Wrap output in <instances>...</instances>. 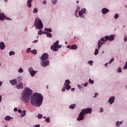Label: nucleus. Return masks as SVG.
<instances>
[{"label":"nucleus","instance_id":"obj_29","mask_svg":"<svg viewBox=\"0 0 127 127\" xmlns=\"http://www.w3.org/2000/svg\"><path fill=\"white\" fill-rule=\"evenodd\" d=\"M31 53L33 54H37V51L36 50H34L31 51Z\"/></svg>","mask_w":127,"mask_h":127},{"label":"nucleus","instance_id":"obj_32","mask_svg":"<svg viewBox=\"0 0 127 127\" xmlns=\"http://www.w3.org/2000/svg\"><path fill=\"white\" fill-rule=\"evenodd\" d=\"M38 11V9H37V8H35L33 10L34 13H37Z\"/></svg>","mask_w":127,"mask_h":127},{"label":"nucleus","instance_id":"obj_4","mask_svg":"<svg viewBox=\"0 0 127 127\" xmlns=\"http://www.w3.org/2000/svg\"><path fill=\"white\" fill-rule=\"evenodd\" d=\"M103 44H105V38H102L99 41H98V49L95 50L94 52V55H98L99 54V50L103 45Z\"/></svg>","mask_w":127,"mask_h":127},{"label":"nucleus","instance_id":"obj_24","mask_svg":"<svg viewBox=\"0 0 127 127\" xmlns=\"http://www.w3.org/2000/svg\"><path fill=\"white\" fill-rule=\"evenodd\" d=\"M22 80V76H19L17 78V81H18L19 82H21Z\"/></svg>","mask_w":127,"mask_h":127},{"label":"nucleus","instance_id":"obj_55","mask_svg":"<svg viewBox=\"0 0 127 127\" xmlns=\"http://www.w3.org/2000/svg\"><path fill=\"white\" fill-rule=\"evenodd\" d=\"M98 95H99V94L98 93H95L94 96H95V98H96L97 97V96H98Z\"/></svg>","mask_w":127,"mask_h":127},{"label":"nucleus","instance_id":"obj_22","mask_svg":"<svg viewBox=\"0 0 127 127\" xmlns=\"http://www.w3.org/2000/svg\"><path fill=\"white\" fill-rule=\"evenodd\" d=\"M11 119V117H10V116H6L5 118H4V120L5 121H10V119Z\"/></svg>","mask_w":127,"mask_h":127},{"label":"nucleus","instance_id":"obj_9","mask_svg":"<svg viewBox=\"0 0 127 127\" xmlns=\"http://www.w3.org/2000/svg\"><path fill=\"white\" fill-rule=\"evenodd\" d=\"M29 72L32 77H34L36 73H37V71H35L33 68H30L29 69Z\"/></svg>","mask_w":127,"mask_h":127},{"label":"nucleus","instance_id":"obj_38","mask_svg":"<svg viewBox=\"0 0 127 127\" xmlns=\"http://www.w3.org/2000/svg\"><path fill=\"white\" fill-rule=\"evenodd\" d=\"M31 48H29L27 50V53H29V52H31Z\"/></svg>","mask_w":127,"mask_h":127},{"label":"nucleus","instance_id":"obj_23","mask_svg":"<svg viewBox=\"0 0 127 127\" xmlns=\"http://www.w3.org/2000/svg\"><path fill=\"white\" fill-rule=\"evenodd\" d=\"M122 124H123V122H117L116 126L117 127H120Z\"/></svg>","mask_w":127,"mask_h":127},{"label":"nucleus","instance_id":"obj_26","mask_svg":"<svg viewBox=\"0 0 127 127\" xmlns=\"http://www.w3.org/2000/svg\"><path fill=\"white\" fill-rule=\"evenodd\" d=\"M45 30L48 32H52V30H51V28H45Z\"/></svg>","mask_w":127,"mask_h":127},{"label":"nucleus","instance_id":"obj_19","mask_svg":"<svg viewBox=\"0 0 127 127\" xmlns=\"http://www.w3.org/2000/svg\"><path fill=\"white\" fill-rule=\"evenodd\" d=\"M64 85L65 86V87L66 90H67V91L68 90H70V89H71V86H70V85L69 84H66V83H64Z\"/></svg>","mask_w":127,"mask_h":127},{"label":"nucleus","instance_id":"obj_61","mask_svg":"<svg viewBox=\"0 0 127 127\" xmlns=\"http://www.w3.org/2000/svg\"><path fill=\"white\" fill-rule=\"evenodd\" d=\"M75 14H77V11H75Z\"/></svg>","mask_w":127,"mask_h":127},{"label":"nucleus","instance_id":"obj_5","mask_svg":"<svg viewBox=\"0 0 127 127\" xmlns=\"http://www.w3.org/2000/svg\"><path fill=\"white\" fill-rule=\"evenodd\" d=\"M35 25L37 29H42L43 28V24L41 20L38 18H36L35 20Z\"/></svg>","mask_w":127,"mask_h":127},{"label":"nucleus","instance_id":"obj_45","mask_svg":"<svg viewBox=\"0 0 127 127\" xmlns=\"http://www.w3.org/2000/svg\"><path fill=\"white\" fill-rule=\"evenodd\" d=\"M65 88V87H64V88L62 89V92H65V91H66Z\"/></svg>","mask_w":127,"mask_h":127},{"label":"nucleus","instance_id":"obj_48","mask_svg":"<svg viewBox=\"0 0 127 127\" xmlns=\"http://www.w3.org/2000/svg\"><path fill=\"white\" fill-rule=\"evenodd\" d=\"M57 47L58 49H59V48H61V46L58 45Z\"/></svg>","mask_w":127,"mask_h":127},{"label":"nucleus","instance_id":"obj_46","mask_svg":"<svg viewBox=\"0 0 127 127\" xmlns=\"http://www.w3.org/2000/svg\"><path fill=\"white\" fill-rule=\"evenodd\" d=\"M88 84H89L88 82L85 83L84 84V87H87V86H88Z\"/></svg>","mask_w":127,"mask_h":127},{"label":"nucleus","instance_id":"obj_50","mask_svg":"<svg viewBox=\"0 0 127 127\" xmlns=\"http://www.w3.org/2000/svg\"><path fill=\"white\" fill-rule=\"evenodd\" d=\"M33 127H40V125H35Z\"/></svg>","mask_w":127,"mask_h":127},{"label":"nucleus","instance_id":"obj_56","mask_svg":"<svg viewBox=\"0 0 127 127\" xmlns=\"http://www.w3.org/2000/svg\"><path fill=\"white\" fill-rule=\"evenodd\" d=\"M1 98H2L1 95H0V102H1Z\"/></svg>","mask_w":127,"mask_h":127},{"label":"nucleus","instance_id":"obj_58","mask_svg":"<svg viewBox=\"0 0 127 127\" xmlns=\"http://www.w3.org/2000/svg\"><path fill=\"white\" fill-rule=\"evenodd\" d=\"M108 63H106V64H105L106 67H107L108 66Z\"/></svg>","mask_w":127,"mask_h":127},{"label":"nucleus","instance_id":"obj_21","mask_svg":"<svg viewBox=\"0 0 127 127\" xmlns=\"http://www.w3.org/2000/svg\"><path fill=\"white\" fill-rule=\"evenodd\" d=\"M31 2H32V0H28L27 5L29 7H31Z\"/></svg>","mask_w":127,"mask_h":127},{"label":"nucleus","instance_id":"obj_28","mask_svg":"<svg viewBox=\"0 0 127 127\" xmlns=\"http://www.w3.org/2000/svg\"><path fill=\"white\" fill-rule=\"evenodd\" d=\"M70 83L71 82H70L68 79H67L65 81L64 84H65L66 85H69V84H70Z\"/></svg>","mask_w":127,"mask_h":127},{"label":"nucleus","instance_id":"obj_13","mask_svg":"<svg viewBox=\"0 0 127 127\" xmlns=\"http://www.w3.org/2000/svg\"><path fill=\"white\" fill-rule=\"evenodd\" d=\"M17 89H23V83L19 82L18 85H16Z\"/></svg>","mask_w":127,"mask_h":127},{"label":"nucleus","instance_id":"obj_15","mask_svg":"<svg viewBox=\"0 0 127 127\" xmlns=\"http://www.w3.org/2000/svg\"><path fill=\"white\" fill-rule=\"evenodd\" d=\"M109 102L110 104L111 105H112V104H113L114 103V102H115V97L112 96V97H110L109 99Z\"/></svg>","mask_w":127,"mask_h":127},{"label":"nucleus","instance_id":"obj_31","mask_svg":"<svg viewBox=\"0 0 127 127\" xmlns=\"http://www.w3.org/2000/svg\"><path fill=\"white\" fill-rule=\"evenodd\" d=\"M14 54H15V52L12 51L10 52L9 53L10 56H11L12 55H14Z\"/></svg>","mask_w":127,"mask_h":127},{"label":"nucleus","instance_id":"obj_10","mask_svg":"<svg viewBox=\"0 0 127 127\" xmlns=\"http://www.w3.org/2000/svg\"><path fill=\"white\" fill-rule=\"evenodd\" d=\"M48 58H49L48 54L44 53L42 56L41 60H42V61H44V60L46 61L47 60V59H48Z\"/></svg>","mask_w":127,"mask_h":127},{"label":"nucleus","instance_id":"obj_52","mask_svg":"<svg viewBox=\"0 0 127 127\" xmlns=\"http://www.w3.org/2000/svg\"><path fill=\"white\" fill-rule=\"evenodd\" d=\"M14 112H17V108H14Z\"/></svg>","mask_w":127,"mask_h":127},{"label":"nucleus","instance_id":"obj_53","mask_svg":"<svg viewBox=\"0 0 127 127\" xmlns=\"http://www.w3.org/2000/svg\"><path fill=\"white\" fill-rule=\"evenodd\" d=\"M18 113H22L21 110L18 109Z\"/></svg>","mask_w":127,"mask_h":127},{"label":"nucleus","instance_id":"obj_42","mask_svg":"<svg viewBox=\"0 0 127 127\" xmlns=\"http://www.w3.org/2000/svg\"><path fill=\"white\" fill-rule=\"evenodd\" d=\"M38 34H39V35H41V34H42V31L40 30L39 31H38Z\"/></svg>","mask_w":127,"mask_h":127},{"label":"nucleus","instance_id":"obj_30","mask_svg":"<svg viewBox=\"0 0 127 127\" xmlns=\"http://www.w3.org/2000/svg\"><path fill=\"white\" fill-rule=\"evenodd\" d=\"M45 122H46V123H50V118L49 117H47L45 119Z\"/></svg>","mask_w":127,"mask_h":127},{"label":"nucleus","instance_id":"obj_39","mask_svg":"<svg viewBox=\"0 0 127 127\" xmlns=\"http://www.w3.org/2000/svg\"><path fill=\"white\" fill-rule=\"evenodd\" d=\"M115 59L114 58H113L110 61H109V64H111V63H112L113 61H114Z\"/></svg>","mask_w":127,"mask_h":127},{"label":"nucleus","instance_id":"obj_7","mask_svg":"<svg viewBox=\"0 0 127 127\" xmlns=\"http://www.w3.org/2000/svg\"><path fill=\"white\" fill-rule=\"evenodd\" d=\"M104 42L105 41H108V40H109L110 41H113L114 39H115V37H114V35H111L110 36H105L104 37Z\"/></svg>","mask_w":127,"mask_h":127},{"label":"nucleus","instance_id":"obj_44","mask_svg":"<svg viewBox=\"0 0 127 127\" xmlns=\"http://www.w3.org/2000/svg\"><path fill=\"white\" fill-rule=\"evenodd\" d=\"M100 113H103V112H104V109H103V108H100Z\"/></svg>","mask_w":127,"mask_h":127},{"label":"nucleus","instance_id":"obj_41","mask_svg":"<svg viewBox=\"0 0 127 127\" xmlns=\"http://www.w3.org/2000/svg\"><path fill=\"white\" fill-rule=\"evenodd\" d=\"M38 118L39 119H42V115H41V114L38 115Z\"/></svg>","mask_w":127,"mask_h":127},{"label":"nucleus","instance_id":"obj_17","mask_svg":"<svg viewBox=\"0 0 127 127\" xmlns=\"http://www.w3.org/2000/svg\"><path fill=\"white\" fill-rule=\"evenodd\" d=\"M109 11H110L109 9H107L106 8H104L102 10V12L103 14H106L107 12H109Z\"/></svg>","mask_w":127,"mask_h":127},{"label":"nucleus","instance_id":"obj_33","mask_svg":"<svg viewBox=\"0 0 127 127\" xmlns=\"http://www.w3.org/2000/svg\"><path fill=\"white\" fill-rule=\"evenodd\" d=\"M59 43V41H57L56 42H55L54 44V46H57L58 45Z\"/></svg>","mask_w":127,"mask_h":127},{"label":"nucleus","instance_id":"obj_60","mask_svg":"<svg viewBox=\"0 0 127 127\" xmlns=\"http://www.w3.org/2000/svg\"><path fill=\"white\" fill-rule=\"evenodd\" d=\"M48 86H47V89H48Z\"/></svg>","mask_w":127,"mask_h":127},{"label":"nucleus","instance_id":"obj_47","mask_svg":"<svg viewBox=\"0 0 127 127\" xmlns=\"http://www.w3.org/2000/svg\"><path fill=\"white\" fill-rule=\"evenodd\" d=\"M46 3H47L46 0H44V1L43 2V4H46Z\"/></svg>","mask_w":127,"mask_h":127},{"label":"nucleus","instance_id":"obj_54","mask_svg":"<svg viewBox=\"0 0 127 127\" xmlns=\"http://www.w3.org/2000/svg\"><path fill=\"white\" fill-rule=\"evenodd\" d=\"M71 90L72 92H74V91H75V88H71Z\"/></svg>","mask_w":127,"mask_h":127},{"label":"nucleus","instance_id":"obj_63","mask_svg":"<svg viewBox=\"0 0 127 127\" xmlns=\"http://www.w3.org/2000/svg\"><path fill=\"white\" fill-rule=\"evenodd\" d=\"M127 89V87H126Z\"/></svg>","mask_w":127,"mask_h":127},{"label":"nucleus","instance_id":"obj_8","mask_svg":"<svg viewBox=\"0 0 127 127\" xmlns=\"http://www.w3.org/2000/svg\"><path fill=\"white\" fill-rule=\"evenodd\" d=\"M50 63V62L49 61L46 60V61H42V62L41 63V64L42 67H47V66L49 65Z\"/></svg>","mask_w":127,"mask_h":127},{"label":"nucleus","instance_id":"obj_27","mask_svg":"<svg viewBox=\"0 0 127 127\" xmlns=\"http://www.w3.org/2000/svg\"><path fill=\"white\" fill-rule=\"evenodd\" d=\"M46 36L47 37H52V35H51V33L47 32L46 33Z\"/></svg>","mask_w":127,"mask_h":127},{"label":"nucleus","instance_id":"obj_34","mask_svg":"<svg viewBox=\"0 0 127 127\" xmlns=\"http://www.w3.org/2000/svg\"><path fill=\"white\" fill-rule=\"evenodd\" d=\"M52 1L53 4H56L57 3V0H52Z\"/></svg>","mask_w":127,"mask_h":127},{"label":"nucleus","instance_id":"obj_6","mask_svg":"<svg viewBox=\"0 0 127 127\" xmlns=\"http://www.w3.org/2000/svg\"><path fill=\"white\" fill-rule=\"evenodd\" d=\"M4 19H6V20H11L10 18L6 17L3 13H1L0 10V20H2V21H3Z\"/></svg>","mask_w":127,"mask_h":127},{"label":"nucleus","instance_id":"obj_3","mask_svg":"<svg viewBox=\"0 0 127 127\" xmlns=\"http://www.w3.org/2000/svg\"><path fill=\"white\" fill-rule=\"evenodd\" d=\"M92 111H93L92 108L82 109L79 113L78 118H77V121H83L84 118V116L88 114H92Z\"/></svg>","mask_w":127,"mask_h":127},{"label":"nucleus","instance_id":"obj_57","mask_svg":"<svg viewBox=\"0 0 127 127\" xmlns=\"http://www.w3.org/2000/svg\"><path fill=\"white\" fill-rule=\"evenodd\" d=\"M1 85H2V82L0 81V87L1 86Z\"/></svg>","mask_w":127,"mask_h":127},{"label":"nucleus","instance_id":"obj_49","mask_svg":"<svg viewBox=\"0 0 127 127\" xmlns=\"http://www.w3.org/2000/svg\"><path fill=\"white\" fill-rule=\"evenodd\" d=\"M37 42H38V40H36L34 42H33V43H37Z\"/></svg>","mask_w":127,"mask_h":127},{"label":"nucleus","instance_id":"obj_43","mask_svg":"<svg viewBox=\"0 0 127 127\" xmlns=\"http://www.w3.org/2000/svg\"><path fill=\"white\" fill-rule=\"evenodd\" d=\"M88 64H89V65H93V62H92V61H89Z\"/></svg>","mask_w":127,"mask_h":127},{"label":"nucleus","instance_id":"obj_64","mask_svg":"<svg viewBox=\"0 0 127 127\" xmlns=\"http://www.w3.org/2000/svg\"><path fill=\"white\" fill-rule=\"evenodd\" d=\"M5 127H7V126H5Z\"/></svg>","mask_w":127,"mask_h":127},{"label":"nucleus","instance_id":"obj_18","mask_svg":"<svg viewBox=\"0 0 127 127\" xmlns=\"http://www.w3.org/2000/svg\"><path fill=\"white\" fill-rule=\"evenodd\" d=\"M51 49L54 51H57L58 50L57 46H54L53 45L51 46Z\"/></svg>","mask_w":127,"mask_h":127},{"label":"nucleus","instance_id":"obj_20","mask_svg":"<svg viewBox=\"0 0 127 127\" xmlns=\"http://www.w3.org/2000/svg\"><path fill=\"white\" fill-rule=\"evenodd\" d=\"M26 114V111H25V110L22 111V113H21V114H20L21 118H23V117H24V116H25Z\"/></svg>","mask_w":127,"mask_h":127},{"label":"nucleus","instance_id":"obj_59","mask_svg":"<svg viewBox=\"0 0 127 127\" xmlns=\"http://www.w3.org/2000/svg\"><path fill=\"white\" fill-rule=\"evenodd\" d=\"M65 44L66 45H67V42H65Z\"/></svg>","mask_w":127,"mask_h":127},{"label":"nucleus","instance_id":"obj_1","mask_svg":"<svg viewBox=\"0 0 127 127\" xmlns=\"http://www.w3.org/2000/svg\"><path fill=\"white\" fill-rule=\"evenodd\" d=\"M42 101H43V96L40 93H35L31 96V104L34 107H40Z\"/></svg>","mask_w":127,"mask_h":127},{"label":"nucleus","instance_id":"obj_51","mask_svg":"<svg viewBox=\"0 0 127 127\" xmlns=\"http://www.w3.org/2000/svg\"><path fill=\"white\" fill-rule=\"evenodd\" d=\"M124 41L126 42V41H127V36L125 37L124 38Z\"/></svg>","mask_w":127,"mask_h":127},{"label":"nucleus","instance_id":"obj_2","mask_svg":"<svg viewBox=\"0 0 127 127\" xmlns=\"http://www.w3.org/2000/svg\"><path fill=\"white\" fill-rule=\"evenodd\" d=\"M31 95H32V90L29 88H26L23 95L21 96V100L25 103H28Z\"/></svg>","mask_w":127,"mask_h":127},{"label":"nucleus","instance_id":"obj_40","mask_svg":"<svg viewBox=\"0 0 127 127\" xmlns=\"http://www.w3.org/2000/svg\"><path fill=\"white\" fill-rule=\"evenodd\" d=\"M118 73H121V72H122V68L121 67H119V68L118 69Z\"/></svg>","mask_w":127,"mask_h":127},{"label":"nucleus","instance_id":"obj_25","mask_svg":"<svg viewBox=\"0 0 127 127\" xmlns=\"http://www.w3.org/2000/svg\"><path fill=\"white\" fill-rule=\"evenodd\" d=\"M76 107V104H72L69 106L70 109H75V107Z\"/></svg>","mask_w":127,"mask_h":127},{"label":"nucleus","instance_id":"obj_14","mask_svg":"<svg viewBox=\"0 0 127 127\" xmlns=\"http://www.w3.org/2000/svg\"><path fill=\"white\" fill-rule=\"evenodd\" d=\"M5 48V45H4V43L3 42L0 43V49L1 50H3Z\"/></svg>","mask_w":127,"mask_h":127},{"label":"nucleus","instance_id":"obj_16","mask_svg":"<svg viewBox=\"0 0 127 127\" xmlns=\"http://www.w3.org/2000/svg\"><path fill=\"white\" fill-rule=\"evenodd\" d=\"M10 84H11V85L14 86V85H16V84H17V81L16 80V79H14L12 80H10Z\"/></svg>","mask_w":127,"mask_h":127},{"label":"nucleus","instance_id":"obj_11","mask_svg":"<svg viewBox=\"0 0 127 127\" xmlns=\"http://www.w3.org/2000/svg\"><path fill=\"white\" fill-rule=\"evenodd\" d=\"M85 11H86V9L85 8L81 9V11H79L78 13H79V16H80V17H83V14L85 13Z\"/></svg>","mask_w":127,"mask_h":127},{"label":"nucleus","instance_id":"obj_62","mask_svg":"<svg viewBox=\"0 0 127 127\" xmlns=\"http://www.w3.org/2000/svg\"><path fill=\"white\" fill-rule=\"evenodd\" d=\"M125 6H126V7H127V5H125Z\"/></svg>","mask_w":127,"mask_h":127},{"label":"nucleus","instance_id":"obj_12","mask_svg":"<svg viewBox=\"0 0 127 127\" xmlns=\"http://www.w3.org/2000/svg\"><path fill=\"white\" fill-rule=\"evenodd\" d=\"M67 48H69V49H72L73 50H75V49H77L78 48V47H77V45H72L71 46H67Z\"/></svg>","mask_w":127,"mask_h":127},{"label":"nucleus","instance_id":"obj_35","mask_svg":"<svg viewBox=\"0 0 127 127\" xmlns=\"http://www.w3.org/2000/svg\"><path fill=\"white\" fill-rule=\"evenodd\" d=\"M18 72H19V73H22L23 72V69H22V68L21 67H20L18 69Z\"/></svg>","mask_w":127,"mask_h":127},{"label":"nucleus","instance_id":"obj_36","mask_svg":"<svg viewBox=\"0 0 127 127\" xmlns=\"http://www.w3.org/2000/svg\"><path fill=\"white\" fill-rule=\"evenodd\" d=\"M89 83H90V84H93L94 81L93 80H92V79H91V78H90L89 80Z\"/></svg>","mask_w":127,"mask_h":127},{"label":"nucleus","instance_id":"obj_37","mask_svg":"<svg viewBox=\"0 0 127 127\" xmlns=\"http://www.w3.org/2000/svg\"><path fill=\"white\" fill-rule=\"evenodd\" d=\"M114 17H115V19H118V17H119V14L116 13V14L115 15Z\"/></svg>","mask_w":127,"mask_h":127}]
</instances>
